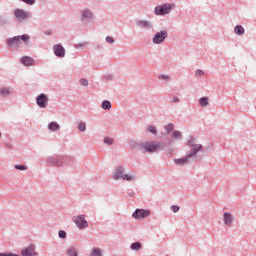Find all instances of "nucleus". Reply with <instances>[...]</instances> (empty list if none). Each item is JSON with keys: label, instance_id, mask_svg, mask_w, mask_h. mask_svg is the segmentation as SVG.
<instances>
[{"label": "nucleus", "instance_id": "40", "mask_svg": "<svg viewBox=\"0 0 256 256\" xmlns=\"http://www.w3.org/2000/svg\"><path fill=\"white\" fill-rule=\"evenodd\" d=\"M22 3H25L26 5H35L37 3V0H20Z\"/></svg>", "mask_w": 256, "mask_h": 256}, {"label": "nucleus", "instance_id": "10", "mask_svg": "<svg viewBox=\"0 0 256 256\" xmlns=\"http://www.w3.org/2000/svg\"><path fill=\"white\" fill-rule=\"evenodd\" d=\"M36 104L41 109H47V105H49V96L47 94L42 93L36 97Z\"/></svg>", "mask_w": 256, "mask_h": 256}, {"label": "nucleus", "instance_id": "24", "mask_svg": "<svg viewBox=\"0 0 256 256\" xmlns=\"http://www.w3.org/2000/svg\"><path fill=\"white\" fill-rule=\"evenodd\" d=\"M101 107L102 109H104V111H111V107H112L111 101L109 100L102 101Z\"/></svg>", "mask_w": 256, "mask_h": 256}, {"label": "nucleus", "instance_id": "26", "mask_svg": "<svg viewBox=\"0 0 256 256\" xmlns=\"http://www.w3.org/2000/svg\"><path fill=\"white\" fill-rule=\"evenodd\" d=\"M67 256H79V253H77V249L75 247H70L66 251Z\"/></svg>", "mask_w": 256, "mask_h": 256}, {"label": "nucleus", "instance_id": "44", "mask_svg": "<svg viewBox=\"0 0 256 256\" xmlns=\"http://www.w3.org/2000/svg\"><path fill=\"white\" fill-rule=\"evenodd\" d=\"M172 103H179V97L174 96V97L172 98Z\"/></svg>", "mask_w": 256, "mask_h": 256}, {"label": "nucleus", "instance_id": "36", "mask_svg": "<svg viewBox=\"0 0 256 256\" xmlns=\"http://www.w3.org/2000/svg\"><path fill=\"white\" fill-rule=\"evenodd\" d=\"M14 167L17 169V171H27V166L25 165L16 164Z\"/></svg>", "mask_w": 256, "mask_h": 256}, {"label": "nucleus", "instance_id": "37", "mask_svg": "<svg viewBox=\"0 0 256 256\" xmlns=\"http://www.w3.org/2000/svg\"><path fill=\"white\" fill-rule=\"evenodd\" d=\"M58 236L60 239H67V232H65V230H59Z\"/></svg>", "mask_w": 256, "mask_h": 256}, {"label": "nucleus", "instance_id": "39", "mask_svg": "<svg viewBox=\"0 0 256 256\" xmlns=\"http://www.w3.org/2000/svg\"><path fill=\"white\" fill-rule=\"evenodd\" d=\"M106 43H109V45H113V43H115V38L111 37V36H107L105 38Z\"/></svg>", "mask_w": 256, "mask_h": 256}, {"label": "nucleus", "instance_id": "17", "mask_svg": "<svg viewBox=\"0 0 256 256\" xmlns=\"http://www.w3.org/2000/svg\"><path fill=\"white\" fill-rule=\"evenodd\" d=\"M193 161L194 160L191 157H189L187 154L182 158L174 159V163L176 165H189V163H193Z\"/></svg>", "mask_w": 256, "mask_h": 256}, {"label": "nucleus", "instance_id": "43", "mask_svg": "<svg viewBox=\"0 0 256 256\" xmlns=\"http://www.w3.org/2000/svg\"><path fill=\"white\" fill-rule=\"evenodd\" d=\"M171 211H173V213H179V206L178 205H172L170 207Z\"/></svg>", "mask_w": 256, "mask_h": 256}, {"label": "nucleus", "instance_id": "34", "mask_svg": "<svg viewBox=\"0 0 256 256\" xmlns=\"http://www.w3.org/2000/svg\"><path fill=\"white\" fill-rule=\"evenodd\" d=\"M9 23V18L7 16H0V26L7 25Z\"/></svg>", "mask_w": 256, "mask_h": 256}, {"label": "nucleus", "instance_id": "42", "mask_svg": "<svg viewBox=\"0 0 256 256\" xmlns=\"http://www.w3.org/2000/svg\"><path fill=\"white\" fill-rule=\"evenodd\" d=\"M77 49H83L84 47H87V42H81L76 44L75 46Z\"/></svg>", "mask_w": 256, "mask_h": 256}, {"label": "nucleus", "instance_id": "46", "mask_svg": "<svg viewBox=\"0 0 256 256\" xmlns=\"http://www.w3.org/2000/svg\"><path fill=\"white\" fill-rule=\"evenodd\" d=\"M51 33H52L51 30H46V31L44 32V35H51Z\"/></svg>", "mask_w": 256, "mask_h": 256}, {"label": "nucleus", "instance_id": "47", "mask_svg": "<svg viewBox=\"0 0 256 256\" xmlns=\"http://www.w3.org/2000/svg\"><path fill=\"white\" fill-rule=\"evenodd\" d=\"M1 137H3V134H1V132H0V139H1Z\"/></svg>", "mask_w": 256, "mask_h": 256}, {"label": "nucleus", "instance_id": "6", "mask_svg": "<svg viewBox=\"0 0 256 256\" xmlns=\"http://www.w3.org/2000/svg\"><path fill=\"white\" fill-rule=\"evenodd\" d=\"M168 37L169 33L166 30L159 31L153 36L152 43H154V45H161L165 43V39Z\"/></svg>", "mask_w": 256, "mask_h": 256}, {"label": "nucleus", "instance_id": "41", "mask_svg": "<svg viewBox=\"0 0 256 256\" xmlns=\"http://www.w3.org/2000/svg\"><path fill=\"white\" fill-rule=\"evenodd\" d=\"M203 75H205V72H204L203 70L197 69V70L195 71V76H196V77H203Z\"/></svg>", "mask_w": 256, "mask_h": 256}, {"label": "nucleus", "instance_id": "45", "mask_svg": "<svg viewBox=\"0 0 256 256\" xmlns=\"http://www.w3.org/2000/svg\"><path fill=\"white\" fill-rule=\"evenodd\" d=\"M6 147H7L8 149H13V144L7 143V144H6Z\"/></svg>", "mask_w": 256, "mask_h": 256}, {"label": "nucleus", "instance_id": "32", "mask_svg": "<svg viewBox=\"0 0 256 256\" xmlns=\"http://www.w3.org/2000/svg\"><path fill=\"white\" fill-rule=\"evenodd\" d=\"M78 130L81 131V133H85V131H87V124L85 122H80L78 124Z\"/></svg>", "mask_w": 256, "mask_h": 256}, {"label": "nucleus", "instance_id": "7", "mask_svg": "<svg viewBox=\"0 0 256 256\" xmlns=\"http://www.w3.org/2000/svg\"><path fill=\"white\" fill-rule=\"evenodd\" d=\"M73 222L80 230L87 229V227H89V222H87V220L85 219V215L83 214L75 216L73 218Z\"/></svg>", "mask_w": 256, "mask_h": 256}, {"label": "nucleus", "instance_id": "18", "mask_svg": "<svg viewBox=\"0 0 256 256\" xmlns=\"http://www.w3.org/2000/svg\"><path fill=\"white\" fill-rule=\"evenodd\" d=\"M123 175H125V168L123 166H119L114 172V181H119V179H123Z\"/></svg>", "mask_w": 256, "mask_h": 256}, {"label": "nucleus", "instance_id": "11", "mask_svg": "<svg viewBox=\"0 0 256 256\" xmlns=\"http://www.w3.org/2000/svg\"><path fill=\"white\" fill-rule=\"evenodd\" d=\"M149 215H151V211L145 209H136L132 213V217H134V219H145V217H149Z\"/></svg>", "mask_w": 256, "mask_h": 256}, {"label": "nucleus", "instance_id": "1", "mask_svg": "<svg viewBox=\"0 0 256 256\" xmlns=\"http://www.w3.org/2000/svg\"><path fill=\"white\" fill-rule=\"evenodd\" d=\"M140 149H143L146 153H157L165 149V142L145 141L140 143Z\"/></svg>", "mask_w": 256, "mask_h": 256}, {"label": "nucleus", "instance_id": "19", "mask_svg": "<svg viewBox=\"0 0 256 256\" xmlns=\"http://www.w3.org/2000/svg\"><path fill=\"white\" fill-rule=\"evenodd\" d=\"M22 65H25V67H31L35 65V60L29 56H24L21 58Z\"/></svg>", "mask_w": 256, "mask_h": 256}, {"label": "nucleus", "instance_id": "22", "mask_svg": "<svg viewBox=\"0 0 256 256\" xmlns=\"http://www.w3.org/2000/svg\"><path fill=\"white\" fill-rule=\"evenodd\" d=\"M130 249L132 251H141V249H143V244H141V242H133L130 245Z\"/></svg>", "mask_w": 256, "mask_h": 256}, {"label": "nucleus", "instance_id": "33", "mask_svg": "<svg viewBox=\"0 0 256 256\" xmlns=\"http://www.w3.org/2000/svg\"><path fill=\"white\" fill-rule=\"evenodd\" d=\"M103 253L101 252V249L99 248H94L91 252V256H102Z\"/></svg>", "mask_w": 256, "mask_h": 256}, {"label": "nucleus", "instance_id": "2", "mask_svg": "<svg viewBox=\"0 0 256 256\" xmlns=\"http://www.w3.org/2000/svg\"><path fill=\"white\" fill-rule=\"evenodd\" d=\"M21 41H23L25 45H29V41H31V37H29V35L27 34H24L21 36H14L6 40V45L8 47H21Z\"/></svg>", "mask_w": 256, "mask_h": 256}, {"label": "nucleus", "instance_id": "15", "mask_svg": "<svg viewBox=\"0 0 256 256\" xmlns=\"http://www.w3.org/2000/svg\"><path fill=\"white\" fill-rule=\"evenodd\" d=\"M223 221L226 227H231L233 225V221H235V216H233L231 212H225L223 214Z\"/></svg>", "mask_w": 256, "mask_h": 256}, {"label": "nucleus", "instance_id": "30", "mask_svg": "<svg viewBox=\"0 0 256 256\" xmlns=\"http://www.w3.org/2000/svg\"><path fill=\"white\" fill-rule=\"evenodd\" d=\"M148 133H152V135H157V127L155 125H150L146 128Z\"/></svg>", "mask_w": 256, "mask_h": 256}, {"label": "nucleus", "instance_id": "25", "mask_svg": "<svg viewBox=\"0 0 256 256\" xmlns=\"http://www.w3.org/2000/svg\"><path fill=\"white\" fill-rule=\"evenodd\" d=\"M175 130V124L169 123L164 126V131L166 132V135H171V131Z\"/></svg>", "mask_w": 256, "mask_h": 256}, {"label": "nucleus", "instance_id": "38", "mask_svg": "<svg viewBox=\"0 0 256 256\" xmlns=\"http://www.w3.org/2000/svg\"><path fill=\"white\" fill-rule=\"evenodd\" d=\"M187 143H188V145L190 146V148L193 147V145H197L196 140H195V138H193V137H190V138L188 139Z\"/></svg>", "mask_w": 256, "mask_h": 256}, {"label": "nucleus", "instance_id": "27", "mask_svg": "<svg viewBox=\"0 0 256 256\" xmlns=\"http://www.w3.org/2000/svg\"><path fill=\"white\" fill-rule=\"evenodd\" d=\"M123 181H136L137 176L136 175H129V174H124L122 176Z\"/></svg>", "mask_w": 256, "mask_h": 256}, {"label": "nucleus", "instance_id": "3", "mask_svg": "<svg viewBox=\"0 0 256 256\" xmlns=\"http://www.w3.org/2000/svg\"><path fill=\"white\" fill-rule=\"evenodd\" d=\"M175 9V5L171 3H164L162 5H157L154 8V15H160L161 17H165V15H169L171 11Z\"/></svg>", "mask_w": 256, "mask_h": 256}, {"label": "nucleus", "instance_id": "12", "mask_svg": "<svg viewBox=\"0 0 256 256\" xmlns=\"http://www.w3.org/2000/svg\"><path fill=\"white\" fill-rule=\"evenodd\" d=\"M190 149H191V151L188 152L187 155L195 161L197 154L200 151H203V145L196 144V145L191 146Z\"/></svg>", "mask_w": 256, "mask_h": 256}, {"label": "nucleus", "instance_id": "29", "mask_svg": "<svg viewBox=\"0 0 256 256\" xmlns=\"http://www.w3.org/2000/svg\"><path fill=\"white\" fill-rule=\"evenodd\" d=\"M199 103H200L201 107H207V105H209V98L201 97L199 99Z\"/></svg>", "mask_w": 256, "mask_h": 256}, {"label": "nucleus", "instance_id": "13", "mask_svg": "<svg viewBox=\"0 0 256 256\" xmlns=\"http://www.w3.org/2000/svg\"><path fill=\"white\" fill-rule=\"evenodd\" d=\"M35 245L30 244L29 246L25 247L21 251L22 256H37L38 254L35 252Z\"/></svg>", "mask_w": 256, "mask_h": 256}, {"label": "nucleus", "instance_id": "5", "mask_svg": "<svg viewBox=\"0 0 256 256\" xmlns=\"http://www.w3.org/2000/svg\"><path fill=\"white\" fill-rule=\"evenodd\" d=\"M13 13L16 21H19L20 23H23V21H28V19H31L32 17L31 12L21 8L15 9Z\"/></svg>", "mask_w": 256, "mask_h": 256}, {"label": "nucleus", "instance_id": "31", "mask_svg": "<svg viewBox=\"0 0 256 256\" xmlns=\"http://www.w3.org/2000/svg\"><path fill=\"white\" fill-rule=\"evenodd\" d=\"M103 143L105 145H113L115 143V139L105 136L103 139Z\"/></svg>", "mask_w": 256, "mask_h": 256}, {"label": "nucleus", "instance_id": "20", "mask_svg": "<svg viewBox=\"0 0 256 256\" xmlns=\"http://www.w3.org/2000/svg\"><path fill=\"white\" fill-rule=\"evenodd\" d=\"M183 139V133L179 130H175L172 132V140L171 141H181Z\"/></svg>", "mask_w": 256, "mask_h": 256}, {"label": "nucleus", "instance_id": "9", "mask_svg": "<svg viewBox=\"0 0 256 256\" xmlns=\"http://www.w3.org/2000/svg\"><path fill=\"white\" fill-rule=\"evenodd\" d=\"M63 156H50L47 158L48 167H63Z\"/></svg>", "mask_w": 256, "mask_h": 256}, {"label": "nucleus", "instance_id": "28", "mask_svg": "<svg viewBox=\"0 0 256 256\" xmlns=\"http://www.w3.org/2000/svg\"><path fill=\"white\" fill-rule=\"evenodd\" d=\"M158 79L160 81H166V83H167V82L171 81V76L167 75V74H160V75H158Z\"/></svg>", "mask_w": 256, "mask_h": 256}, {"label": "nucleus", "instance_id": "23", "mask_svg": "<svg viewBox=\"0 0 256 256\" xmlns=\"http://www.w3.org/2000/svg\"><path fill=\"white\" fill-rule=\"evenodd\" d=\"M48 129L50 131H59V129H61V126L57 122H50L48 124Z\"/></svg>", "mask_w": 256, "mask_h": 256}, {"label": "nucleus", "instance_id": "21", "mask_svg": "<svg viewBox=\"0 0 256 256\" xmlns=\"http://www.w3.org/2000/svg\"><path fill=\"white\" fill-rule=\"evenodd\" d=\"M234 33L241 37V35H245V28L242 25H237L234 27Z\"/></svg>", "mask_w": 256, "mask_h": 256}, {"label": "nucleus", "instance_id": "4", "mask_svg": "<svg viewBox=\"0 0 256 256\" xmlns=\"http://www.w3.org/2000/svg\"><path fill=\"white\" fill-rule=\"evenodd\" d=\"M80 21L83 25H89L95 21V14L91 9L85 8L81 11Z\"/></svg>", "mask_w": 256, "mask_h": 256}, {"label": "nucleus", "instance_id": "14", "mask_svg": "<svg viewBox=\"0 0 256 256\" xmlns=\"http://www.w3.org/2000/svg\"><path fill=\"white\" fill-rule=\"evenodd\" d=\"M54 55L63 59L65 57V48L62 44H56L53 46Z\"/></svg>", "mask_w": 256, "mask_h": 256}, {"label": "nucleus", "instance_id": "16", "mask_svg": "<svg viewBox=\"0 0 256 256\" xmlns=\"http://www.w3.org/2000/svg\"><path fill=\"white\" fill-rule=\"evenodd\" d=\"M10 95H13V88L11 86L0 87V97L7 99Z\"/></svg>", "mask_w": 256, "mask_h": 256}, {"label": "nucleus", "instance_id": "35", "mask_svg": "<svg viewBox=\"0 0 256 256\" xmlns=\"http://www.w3.org/2000/svg\"><path fill=\"white\" fill-rule=\"evenodd\" d=\"M80 85H82V87H88L89 86V80H87V78H82L79 81Z\"/></svg>", "mask_w": 256, "mask_h": 256}, {"label": "nucleus", "instance_id": "8", "mask_svg": "<svg viewBox=\"0 0 256 256\" xmlns=\"http://www.w3.org/2000/svg\"><path fill=\"white\" fill-rule=\"evenodd\" d=\"M136 25L144 31H155V25L150 20H137Z\"/></svg>", "mask_w": 256, "mask_h": 256}]
</instances>
